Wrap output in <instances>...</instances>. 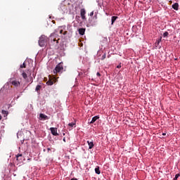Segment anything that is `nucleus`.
<instances>
[{
	"mask_svg": "<svg viewBox=\"0 0 180 180\" xmlns=\"http://www.w3.org/2000/svg\"><path fill=\"white\" fill-rule=\"evenodd\" d=\"M47 40H49V38H47V37L44 35H41L39 37V44L40 47H44V46L47 44Z\"/></svg>",
	"mask_w": 180,
	"mask_h": 180,
	"instance_id": "f257e3e1",
	"label": "nucleus"
},
{
	"mask_svg": "<svg viewBox=\"0 0 180 180\" xmlns=\"http://www.w3.org/2000/svg\"><path fill=\"white\" fill-rule=\"evenodd\" d=\"M63 70H64V67L63 66V63H60L56 65V67L53 70V73L58 74L59 72H63Z\"/></svg>",
	"mask_w": 180,
	"mask_h": 180,
	"instance_id": "f03ea898",
	"label": "nucleus"
},
{
	"mask_svg": "<svg viewBox=\"0 0 180 180\" xmlns=\"http://www.w3.org/2000/svg\"><path fill=\"white\" fill-rule=\"evenodd\" d=\"M86 14V11H85V8H82L80 10V16L82 20H86V17L85 16Z\"/></svg>",
	"mask_w": 180,
	"mask_h": 180,
	"instance_id": "7ed1b4c3",
	"label": "nucleus"
},
{
	"mask_svg": "<svg viewBox=\"0 0 180 180\" xmlns=\"http://www.w3.org/2000/svg\"><path fill=\"white\" fill-rule=\"evenodd\" d=\"M57 81H58V80L57 79V78L53 77V78H52V79H49V81L47 82L46 84H47L48 85L51 86V85H53L54 83L57 82Z\"/></svg>",
	"mask_w": 180,
	"mask_h": 180,
	"instance_id": "20e7f679",
	"label": "nucleus"
},
{
	"mask_svg": "<svg viewBox=\"0 0 180 180\" xmlns=\"http://www.w3.org/2000/svg\"><path fill=\"white\" fill-rule=\"evenodd\" d=\"M11 84L12 85H13V86H15V87L20 86V82H19L18 80H12L11 79Z\"/></svg>",
	"mask_w": 180,
	"mask_h": 180,
	"instance_id": "39448f33",
	"label": "nucleus"
},
{
	"mask_svg": "<svg viewBox=\"0 0 180 180\" xmlns=\"http://www.w3.org/2000/svg\"><path fill=\"white\" fill-rule=\"evenodd\" d=\"M50 131L51 132V134H53V136H58V133H57V128L51 127Z\"/></svg>",
	"mask_w": 180,
	"mask_h": 180,
	"instance_id": "423d86ee",
	"label": "nucleus"
},
{
	"mask_svg": "<svg viewBox=\"0 0 180 180\" xmlns=\"http://www.w3.org/2000/svg\"><path fill=\"white\" fill-rule=\"evenodd\" d=\"M49 117L43 113L39 115V120H49Z\"/></svg>",
	"mask_w": 180,
	"mask_h": 180,
	"instance_id": "0eeeda50",
	"label": "nucleus"
},
{
	"mask_svg": "<svg viewBox=\"0 0 180 180\" xmlns=\"http://www.w3.org/2000/svg\"><path fill=\"white\" fill-rule=\"evenodd\" d=\"M89 150H92V148L95 146L94 141H87Z\"/></svg>",
	"mask_w": 180,
	"mask_h": 180,
	"instance_id": "6e6552de",
	"label": "nucleus"
},
{
	"mask_svg": "<svg viewBox=\"0 0 180 180\" xmlns=\"http://www.w3.org/2000/svg\"><path fill=\"white\" fill-rule=\"evenodd\" d=\"M98 119H99V116H95L91 120V119H89V123L90 124H94V122L96 121V120H98Z\"/></svg>",
	"mask_w": 180,
	"mask_h": 180,
	"instance_id": "1a4fd4ad",
	"label": "nucleus"
},
{
	"mask_svg": "<svg viewBox=\"0 0 180 180\" xmlns=\"http://www.w3.org/2000/svg\"><path fill=\"white\" fill-rule=\"evenodd\" d=\"M79 34H81V36H84V34H85V29L84 28H79Z\"/></svg>",
	"mask_w": 180,
	"mask_h": 180,
	"instance_id": "9d476101",
	"label": "nucleus"
},
{
	"mask_svg": "<svg viewBox=\"0 0 180 180\" xmlns=\"http://www.w3.org/2000/svg\"><path fill=\"white\" fill-rule=\"evenodd\" d=\"M16 158H17V161H22V160L23 159V155L22 154H18L16 155Z\"/></svg>",
	"mask_w": 180,
	"mask_h": 180,
	"instance_id": "9b49d317",
	"label": "nucleus"
},
{
	"mask_svg": "<svg viewBox=\"0 0 180 180\" xmlns=\"http://www.w3.org/2000/svg\"><path fill=\"white\" fill-rule=\"evenodd\" d=\"M172 8L173 9H174V11H178L179 8V4H178V3H175L174 4L172 5Z\"/></svg>",
	"mask_w": 180,
	"mask_h": 180,
	"instance_id": "f8f14e48",
	"label": "nucleus"
},
{
	"mask_svg": "<svg viewBox=\"0 0 180 180\" xmlns=\"http://www.w3.org/2000/svg\"><path fill=\"white\" fill-rule=\"evenodd\" d=\"M1 113L2 115H4V117H6V116H8L9 115V112L2 110H1Z\"/></svg>",
	"mask_w": 180,
	"mask_h": 180,
	"instance_id": "ddd939ff",
	"label": "nucleus"
},
{
	"mask_svg": "<svg viewBox=\"0 0 180 180\" xmlns=\"http://www.w3.org/2000/svg\"><path fill=\"white\" fill-rule=\"evenodd\" d=\"M95 172H96V174H97V175H100V174H101V169H100L99 166H97V167L95 168Z\"/></svg>",
	"mask_w": 180,
	"mask_h": 180,
	"instance_id": "4468645a",
	"label": "nucleus"
},
{
	"mask_svg": "<svg viewBox=\"0 0 180 180\" xmlns=\"http://www.w3.org/2000/svg\"><path fill=\"white\" fill-rule=\"evenodd\" d=\"M116 19H117V16H112L111 18V25H113L114 22H116Z\"/></svg>",
	"mask_w": 180,
	"mask_h": 180,
	"instance_id": "2eb2a0df",
	"label": "nucleus"
},
{
	"mask_svg": "<svg viewBox=\"0 0 180 180\" xmlns=\"http://www.w3.org/2000/svg\"><path fill=\"white\" fill-rule=\"evenodd\" d=\"M160 43H161V39L156 41V42L155 43V48L157 49V47H158V46L160 45Z\"/></svg>",
	"mask_w": 180,
	"mask_h": 180,
	"instance_id": "dca6fc26",
	"label": "nucleus"
},
{
	"mask_svg": "<svg viewBox=\"0 0 180 180\" xmlns=\"http://www.w3.org/2000/svg\"><path fill=\"white\" fill-rule=\"evenodd\" d=\"M22 76L24 78V79H26L27 78V74L25 72L22 73Z\"/></svg>",
	"mask_w": 180,
	"mask_h": 180,
	"instance_id": "f3484780",
	"label": "nucleus"
},
{
	"mask_svg": "<svg viewBox=\"0 0 180 180\" xmlns=\"http://www.w3.org/2000/svg\"><path fill=\"white\" fill-rule=\"evenodd\" d=\"M40 89H41V86L37 85V86H36L35 91H36L37 92H39V91H40Z\"/></svg>",
	"mask_w": 180,
	"mask_h": 180,
	"instance_id": "a211bd4d",
	"label": "nucleus"
},
{
	"mask_svg": "<svg viewBox=\"0 0 180 180\" xmlns=\"http://www.w3.org/2000/svg\"><path fill=\"white\" fill-rule=\"evenodd\" d=\"M52 43H53L54 46H57L58 44V41H57L56 39H53Z\"/></svg>",
	"mask_w": 180,
	"mask_h": 180,
	"instance_id": "6ab92c4d",
	"label": "nucleus"
},
{
	"mask_svg": "<svg viewBox=\"0 0 180 180\" xmlns=\"http://www.w3.org/2000/svg\"><path fill=\"white\" fill-rule=\"evenodd\" d=\"M20 67V68H26V63L24 62Z\"/></svg>",
	"mask_w": 180,
	"mask_h": 180,
	"instance_id": "aec40b11",
	"label": "nucleus"
},
{
	"mask_svg": "<svg viewBox=\"0 0 180 180\" xmlns=\"http://www.w3.org/2000/svg\"><path fill=\"white\" fill-rule=\"evenodd\" d=\"M180 176V173H178L175 175V177L174 178V180H176L178 179V178H179Z\"/></svg>",
	"mask_w": 180,
	"mask_h": 180,
	"instance_id": "412c9836",
	"label": "nucleus"
},
{
	"mask_svg": "<svg viewBox=\"0 0 180 180\" xmlns=\"http://www.w3.org/2000/svg\"><path fill=\"white\" fill-rule=\"evenodd\" d=\"M168 34H169L168 33V32H164V34H163V37H168Z\"/></svg>",
	"mask_w": 180,
	"mask_h": 180,
	"instance_id": "4be33fe9",
	"label": "nucleus"
},
{
	"mask_svg": "<svg viewBox=\"0 0 180 180\" xmlns=\"http://www.w3.org/2000/svg\"><path fill=\"white\" fill-rule=\"evenodd\" d=\"M68 126H70V127H74V126H75V123L74 122L69 123Z\"/></svg>",
	"mask_w": 180,
	"mask_h": 180,
	"instance_id": "5701e85b",
	"label": "nucleus"
},
{
	"mask_svg": "<svg viewBox=\"0 0 180 180\" xmlns=\"http://www.w3.org/2000/svg\"><path fill=\"white\" fill-rule=\"evenodd\" d=\"M105 58H106V53H103L101 56V60H105Z\"/></svg>",
	"mask_w": 180,
	"mask_h": 180,
	"instance_id": "b1692460",
	"label": "nucleus"
},
{
	"mask_svg": "<svg viewBox=\"0 0 180 180\" xmlns=\"http://www.w3.org/2000/svg\"><path fill=\"white\" fill-rule=\"evenodd\" d=\"M89 16H94V11H91L89 14Z\"/></svg>",
	"mask_w": 180,
	"mask_h": 180,
	"instance_id": "393cba45",
	"label": "nucleus"
},
{
	"mask_svg": "<svg viewBox=\"0 0 180 180\" xmlns=\"http://www.w3.org/2000/svg\"><path fill=\"white\" fill-rule=\"evenodd\" d=\"M68 32L65 31V32H63V35L65 36L66 34H68Z\"/></svg>",
	"mask_w": 180,
	"mask_h": 180,
	"instance_id": "a878e982",
	"label": "nucleus"
},
{
	"mask_svg": "<svg viewBox=\"0 0 180 180\" xmlns=\"http://www.w3.org/2000/svg\"><path fill=\"white\" fill-rule=\"evenodd\" d=\"M96 75H97V77H101V73L97 72V73H96Z\"/></svg>",
	"mask_w": 180,
	"mask_h": 180,
	"instance_id": "bb28decb",
	"label": "nucleus"
},
{
	"mask_svg": "<svg viewBox=\"0 0 180 180\" xmlns=\"http://www.w3.org/2000/svg\"><path fill=\"white\" fill-rule=\"evenodd\" d=\"M117 68H122V65H117Z\"/></svg>",
	"mask_w": 180,
	"mask_h": 180,
	"instance_id": "cd10ccee",
	"label": "nucleus"
},
{
	"mask_svg": "<svg viewBox=\"0 0 180 180\" xmlns=\"http://www.w3.org/2000/svg\"><path fill=\"white\" fill-rule=\"evenodd\" d=\"M60 34H63V30H60Z\"/></svg>",
	"mask_w": 180,
	"mask_h": 180,
	"instance_id": "c85d7f7f",
	"label": "nucleus"
},
{
	"mask_svg": "<svg viewBox=\"0 0 180 180\" xmlns=\"http://www.w3.org/2000/svg\"><path fill=\"white\" fill-rule=\"evenodd\" d=\"M162 136H167V134L166 133H163Z\"/></svg>",
	"mask_w": 180,
	"mask_h": 180,
	"instance_id": "c756f323",
	"label": "nucleus"
},
{
	"mask_svg": "<svg viewBox=\"0 0 180 180\" xmlns=\"http://www.w3.org/2000/svg\"><path fill=\"white\" fill-rule=\"evenodd\" d=\"M48 151H51V149H50V148H47Z\"/></svg>",
	"mask_w": 180,
	"mask_h": 180,
	"instance_id": "7c9ffc66",
	"label": "nucleus"
},
{
	"mask_svg": "<svg viewBox=\"0 0 180 180\" xmlns=\"http://www.w3.org/2000/svg\"><path fill=\"white\" fill-rule=\"evenodd\" d=\"M0 120H2V116L0 115Z\"/></svg>",
	"mask_w": 180,
	"mask_h": 180,
	"instance_id": "2f4dec72",
	"label": "nucleus"
},
{
	"mask_svg": "<svg viewBox=\"0 0 180 180\" xmlns=\"http://www.w3.org/2000/svg\"><path fill=\"white\" fill-rule=\"evenodd\" d=\"M63 141H64V143H65V138H63Z\"/></svg>",
	"mask_w": 180,
	"mask_h": 180,
	"instance_id": "473e14b6",
	"label": "nucleus"
}]
</instances>
